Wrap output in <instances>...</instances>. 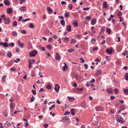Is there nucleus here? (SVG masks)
Here are the masks:
<instances>
[{
  "label": "nucleus",
  "instance_id": "obj_1",
  "mask_svg": "<svg viewBox=\"0 0 128 128\" xmlns=\"http://www.w3.org/2000/svg\"><path fill=\"white\" fill-rule=\"evenodd\" d=\"M116 119L118 122H120L121 123H123L125 122V120L123 119L122 118V117H120L119 118L118 116H116Z\"/></svg>",
  "mask_w": 128,
  "mask_h": 128
},
{
  "label": "nucleus",
  "instance_id": "obj_2",
  "mask_svg": "<svg viewBox=\"0 0 128 128\" xmlns=\"http://www.w3.org/2000/svg\"><path fill=\"white\" fill-rule=\"evenodd\" d=\"M37 52L36 50H34L30 52L29 54V56L30 57H34L37 54Z\"/></svg>",
  "mask_w": 128,
  "mask_h": 128
},
{
  "label": "nucleus",
  "instance_id": "obj_3",
  "mask_svg": "<svg viewBox=\"0 0 128 128\" xmlns=\"http://www.w3.org/2000/svg\"><path fill=\"white\" fill-rule=\"evenodd\" d=\"M95 109L96 111H102L103 110V108L100 106H98L95 108Z\"/></svg>",
  "mask_w": 128,
  "mask_h": 128
},
{
  "label": "nucleus",
  "instance_id": "obj_4",
  "mask_svg": "<svg viewBox=\"0 0 128 128\" xmlns=\"http://www.w3.org/2000/svg\"><path fill=\"white\" fill-rule=\"evenodd\" d=\"M63 119L66 121L67 123L66 124V125H68L70 124V120L66 116H65L63 117Z\"/></svg>",
  "mask_w": 128,
  "mask_h": 128
},
{
  "label": "nucleus",
  "instance_id": "obj_5",
  "mask_svg": "<svg viewBox=\"0 0 128 128\" xmlns=\"http://www.w3.org/2000/svg\"><path fill=\"white\" fill-rule=\"evenodd\" d=\"M60 88V86L58 84L55 85V87L54 88V90L57 92L59 91V90Z\"/></svg>",
  "mask_w": 128,
  "mask_h": 128
},
{
  "label": "nucleus",
  "instance_id": "obj_6",
  "mask_svg": "<svg viewBox=\"0 0 128 128\" xmlns=\"http://www.w3.org/2000/svg\"><path fill=\"white\" fill-rule=\"evenodd\" d=\"M12 11L13 10L11 8H8L7 9L6 12L8 14H11Z\"/></svg>",
  "mask_w": 128,
  "mask_h": 128
},
{
  "label": "nucleus",
  "instance_id": "obj_7",
  "mask_svg": "<svg viewBox=\"0 0 128 128\" xmlns=\"http://www.w3.org/2000/svg\"><path fill=\"white\" fill-rule=\"evenodd\" d=\"M29 64H34L35 62V60L34 59H28V60Z\"/></svg>",
  "mask_w": 128,
  "mask_h": 128
},
{
  "label": "nucleus",
  "instance_id": "obj_8",
  "mask_svg": "<svg viewBox=\"0 0 128 128\" xmlns=\"http://www.w3.org/2000/svg\"><path fill=\"white\" fill-rule=\"evenodd\" d=\"M10 108L11 110H12L15 106V104L13 102H12L10 103Z\"/></svg>",
  "mask_w": 128,
  "mask_h": 128
},
{
  "label": "nucleus",
  "instance_id": "obj_9",
  "mask_svg": "<svg viewBox=\"0 0 128 128\" xmlns=\"http://www.w3.org/2000/svg\"><path fill=\"white\" fill-rule=\"evenodd\" d=\"M4 2L6 6H9L10 5V2L8 0H4Z\"/></svg>",
  "mask_w": 128,
  "mask_h": 128
},
{
  "label": "nucleus",
  "instance_id": "obj_10",
  "mask_svg": "<svg viewBox=\"0 0 128 128\" xmlns=\"http://www.w3.org/2000/svg\"><path fill=\"white\" fill-rule=\"evenodd\" d=\"M60 58L61 57L58 53H56L55 57L56 59L57 60H60Z\"/></svg>",
  "mask_w": 128,
  "mask_h": 128
},
{
  "label": "nucleus",
  "instance_id": "obj_11",
  "mask_svg": "<svg viewBox=\"0 0 128 128\" xmlns=\"http://www.w3.org/2000/svg\"><path fill=\"white\" fill-rule=\"evenodd\" d=\"M101 74V72L100 70H97L95 74V76H98L100 74Z\"/></svg>",
  "mask_w": 128,
  "mask_h": 128
},
{
  "label": "nucleus",
  "instance_id": "obj_12",
  "mask_svg": "<svg viewBox=\"0 0 128 128\" xmlns=\"http://www.w3.org/2000/svg\"><path fill=\"white\" fill-rule=\"evenodd\" d=\"M10 20L8 18H6V20L4 21V23L6 24H8L10 22Z\"/></svg>",
  "mask_w": 128,
  "mask_h": 128
},
{
  "label": "nucleus",
  "instance_id": "obj_13",
  "mask_svg": "<svg viewBox=\"0 0 128 128\" xmlns=\"http://www.w3.org/2000/svg\"><path fill=\"white\" fill-rule=\"evenodd\" d=\"M47 10L48 11V12L50 14H51L52 13L53 10L50 9L49 7H47Z\"/></svg>",
  "mask_w": 128,
  "mask_h": 128
},
{
  "label": "nucleus",
  "instance_id": "obj_14",
  "mask_svg": "<svg viewBox=\"0 0 128 128\" xmlns=\"http://www.w3.org/2000/svg\"><path fill=\"white\" fill-rule=\"evenodd\" d=\"M66 30L67 31L70 32L71 31V26L70 25H68L66 26Z\"/></svg>",
  "mask_w": 128,
  "mask_h": 128
},
{
  "label": "nucleus",
  "instance_id": "obj_15",
  "mask_svg": "<svg viewBox=\"0 0 128 128\" xmlns=\"http://www.w3.org/2000/svg\"><path fill=\"white\" fill-rule=\"evenodd\" d=\"M102 6L104 8H106L108 6L106 2H104Z\"/></svg>",
  "mask_w": 128,
  "mask_h": 128
},
{
  "label": "nucleus",
  "instance_id": "obj_16",
  "mask_svg": "<svg viewBox=\"0 0 128 128\" xmlns=\"http://www.w3.org/2000/svg\"><path fill=\"white\" fill-rule=\"evenodd\" d=\"M112 89H109L108 88L106 90V92L108 94H110V93L112 94Z\"/></svg>",
  "mask_w": 128,
  "mask_h": 128
},
{
  "label": "nucleus",
  "instance_id": "obj_17",
  "mask_svg": "<svg viewBox=\"0 0 128 128\" xmlns=\"http://www.w3.org/2000/svg\"><path fill=\"white\" fill-rule=\"evenodd\" d=\"M76 112L75 110L74 109H72L70 110V112L73 115H75Z\"/></svg>",
  "mask_w": 128,
  "mask_h": 128
},
{
  "label": "nucleus",
  "instance_id": "obj_18",
  "mask_svg": "<svg viewBox=\"0 0 128 128\" xmlns=\"http://www.w3.org/2000/svg\"><path fill=\"white\" fill-rule=\"evenodd\" d=\"M106 52L108 53L109 54H111L112 53V50L109 48H107L106 49Z\"/></svg>",
  "mask_w": 128,
  "mask_h": 128
},
{
  "label": "nucleus",
  "instance_id": "obj_19",
  "mask_svg": "<svg viewBox=\"0 0 128 128\" xmlns=\"http://www.w3.org/2000/svg\"><path fill=\"white\" fill-rule=\"evenodd\" d=\"M96 20L95 18H93L91 21V24L92 25H94L96 23Z\"/></svg>",
  "mask_w": 128,
  "mask_h": 128
},
{
  "label": "nucleus",
  "instance_id": "obj_20",
  "mask_svg": "<svg viewBox=\"0 0 128 128\" xmlns=\"http://www.w3.org/2000/svg\"><path fill=\"white\" fill-rule=\"evenodd\" d=\"M64 64H65V65L63 67V70L64 71H65L68 69V67L65 63H64Z\"/></svg>",
  "mask_w": 128,
  "mask_h": 128
},
{
  "label": "nucleus",
  "instance_id": "obj_21",
  "mask_svg": "<svg viewBox=\"0 0 128 128\" xmlns=\"http://www.w3.org/2000/svg\"><path fill=\"white\" fill-rule=\"evenodd\" d=\"M46 88L48 90H50L51 88V86L50 84H47L46 86Z\"/></svg>",
  "mask_w": 128,
  "mask_h": 128
},
{
  "label": "nucleus",
  "instance_id": "obj_22",
  "mask_svg": "<svg viewBox=\"0 0 128 128\" xmlns=\"http://www.w3.org/2000/svg\"><path fill=\"white\" fill-rule=\"evenodd\" d=\"M26 9V8L25 6H23L20 8V10L23 11Z\"/></svg>",
  "mask_w": 128,
  "mask_h": 128
},
{
  "label": "nucleus",
  "instance_id": "obj_23",
  "mask_svg": "<svg viewBox=\"0 0 128 128\" xmlns=\"http://www.w3.org/2000/svg\"><path fill=\"white\" fill-rule=\"evenodd\" d=\"M75 78L78 81H79L80 80V76L78 75H76L75 76Z\"/></svg>",
  "mask_w": 128,
  "mask_h": 128
},
{
  "label": "nucleus",
  "instance_id": "obj_24",
  "mask_svg": "<svg viewBox=\"0 0 128 128\" xmlns=\"http://www.w3.org/2000/svg\"><path fill=\"white\" fill-rule=\"evenodd\" d=\"M6 56L9 57H10L12 56L11 52L10 51L8 52L6 54Z\"/></svg>",
  "mask_w": 128,
  "mask_h": 128
},
{
  "label": "nucleus",
  "instance_id": "obj_25",
  "mask_svg": "<svg viewBox=\"0 0 128 128\" xmlns=\"http://www.w3.org/2000/svg\"><path fill=\"white\" fill-rule=\"evenodd\" d=\"M68 98L70 102H72L74 100V98H73V97H71L70 96H68Z\"/></svg>",
  "mask_w": 128,
  "mask_h": 128
},
{
  "label": "nucleus",
  "instance_id": "obj_26",
  "mask_svg": "<svg viewBox=\"0 0 128 128\" xmlns=\"http://www.w3.org/2000/svg\"><path fill=\"white\" fill-rule=\"evenodd\" d=\"M91 29L92 30V32L93 33H94L96 32L94 27V26H92L91 28Z\"/></svg>",
  "mask_w": 128,
  "mask_h": 128
},
{
  "label": "nucleus",
  "instance_id": "obj_27",
  "mask_svg": "<svg viewBox=\"0 0 128 128\" xmlns=\"http://www.w3.org/2000/svg\"><path fill=\"white\" fill-rule=\"evenodd\" d=\"M72 7L73 5L71 4H69L68 6V8L70 9V10H72Z\"/></svg>",
  "mask_w": 128,
  "mask_h": 128
},
{
  "label": "nucleus",
  "instance_id": "obj_28",
  "mask_svg": "<svg viewBox=\"0 0 128 128\" xmlns=\"http://www.w3.org/2000/svg\"><path fill=\"white\" fill-rule=\"evenodd\" d=\"M69 40V37H66L64 38L63 39V40L64 42L65 41H68Z\"/></svg>",
  "mask_w": 128,
  "mask_h": 128
},
{
  "label": "nucleus",
  "instance_id": "obj_29",
  "mask_svg": "<svg viewBox=\"0 0 128 128\" xmlns=\"http://www.w3.org/2000/svg\"><path fill=\"white\" fill-rule=\"evenodd\" d=\"M4 44H3V46L6 48H7L9 46V44H8L6 42H5Z\"/></svg>",
  "mask_w": 128,
  "mask_h": 128
},
{
  "label": "nucleus",
  "instance_id": "obj_30",
  "mask_svg": "<svg viewBox=\"0 0 128 128\" xmlns=\"http://www.w3.org/2000/svg\"><path fill=\"white\" fill-rule=\"evenodd\" d=\"M6 76L4 75L2 77V82L3 83L5 81V79Z\"/></svg>",
  "mask_w": 128,
  "mask_h": 128
},
{
  "label": "nucleus",
  "instance_id": "obj_31",
  "mask_svg": "<svg viewBox=\"0 0 128 128\" xmlns=\"http://www.w3.org/2000/svg\"><path fill=\"white\" fill-rule=\"evenodd\" d=\"M60 23L62 26H64L65 24V22L64 20H62L60 21Z\"/></svg>",
  "mask_w": 128,
  "mask_h": 128
},
{
  "label": "nucleus",
  "instance_id": "obj_32",
  "mask_svg": "<svg viewBox=\"0 0 128 128\" xmlns=\"http://www.w3.org/2000/svg\"><path fill=\"white\" fill-rule=\"evenodd\" d=\"M29 28L33 29L34 28V26L32 23H30L29 24Z\"/></svg>",
  "mask_w": 128,
  "mask_h": 128
},
{
  "label": "nucleus",
  "instance_id": "obj_33",
  "mask_svg": "<svg viewBox=\"0 0 128 128\" xmlns=\"http://www.w3.org/2000/svg\"><path fill=\"white\" fill-rule=\"evenodd\" d=\"M125 78L126 80H128V73H126L125 75Z\"/></svg>",
  "mask_w": 128,
  "mask_h": 128
},
{
  "label": "nucleus",
  "instance_id": "obj_34",
  "mask_svg": "<svg viewBox=\"0 0 128 128\" xmlns=\"http://www.w3.org/2000/svg\"><path fill=\"white\" fill-rule=\"evenodd\" d=\"M124 89V93L126 94H128V89Z\"/></svg>",
  "mask_w": 128,
  "mask_h": 128
},
{
  "label": "nucleus",
  "instance_id": "obj_35",
  "mask_svg": "<svg viewBox=\"0 0 128 128\" xmlns=\"http://www.w3.org/2000/svg\"><path fill=\"white\" fill-rule=\"evenodd\" d=\"M12 34L13 36H17L18 34L16 32L14 31L12 32Z\"/></svg>",
  "mask_w": 128,
  "mask_h": 128
},
{
  "label": "nucleus",
  "instance_id": "obj_36",
  "mask_svg": "<svg viewBox=\"0 0 128 128\" xmlns=\"http://www.w3.org/2000/svg\"><path fill=\"white\" fill-rule=\"evenodd\" d=\"M106 32L109 34H110L111 32V30L109 28H107L106 30Z\"/></svg>",
  "mask_w": 128,
  "mask_h": 128
},
{
  "label": "nucleus",
  "instance_id": "obj_37",
  "mask_svg": "<svg viewBox=\"0 0 128 128\" xmlns=\"http://www.w3.org/2000/svg\"><path fill=\"white\" fill-rule=\"evenodd\" d=\"M17 23L16 21H14L12 23V25L14 26H17Z\"/></svg>",
  "mask_w": 128,
  "mask_h": 128
},
{
  "label": "nucleus",
  "instance_id": "obj_38",
  "mask_svg": "<svg viewBox=\"0 0 128 128\" xmlns=\"http://www.w3.org/2000/svg\"><path fill=\"white\" fill-rule=\"evenodd\" d=\"M35 97L32 96V97L30 98V101L31 102H32L34 101L35 100Z\"/></svg>",
  "mask_w": 128,
  "mask_h": 128
},
{
  "label": "nucleus",
  "instance_id": "obj_39",
  "mask_svg": "<svg viewBox=\"0 0 128 128\" xmlns=\"http://www.w3.org/2000/svg\"><path fill=\"white\" fill-rule=\"evenodd\" d=\"M69 15L68 12H66L64 14V16L66 18H68L69 16Z\"/></svg>",
  "mask_w": 128,
  "mask_h": 128
},
{
  "label": "nucleus",
  "instance_id": "obj_40",
  "mask_svg": "<svg viewBox=\"0 0 128 128\" xmlns=\"http://www.w3.org/2000/svg\"><path fill=\"white\" fill-rule=\"evenodd\" d=\"M76 42V41L75 40H74L73 39H72V40L70 41V43H75Z\"/></svg>",
  "mask_w": 128,
  "mask_h": 128
},
{
  "label": "nucleus",
  "instance_id": "obj_41",
  "mask_svg": "<svg viewBox=\"0 0 128 128\" xmlns=\"http://www.w3.org/2000/svg\"><path fill=\"white\" fill-rule=\"evenodd\" d=\"M52 38H50L48 41V42H49L52 43Z\"/></svg>",
  "mask_w": 128,
  "mask_h": 128
},
{
  "label": "nucleus",
  "instance_id": "obj_42",
  "mask_svg": "<svg viewBox=\"0 0 128 128\" xmlns=\"http://www.w3.org/2000/svg\"><path fill=\"white\" fill-rule=\"evenodd\" d=\"M105 27H102L100 29V31L102 32H104L105 30Z\"/></svg>",
  "mask_w": 128,
  "mask_h": 128
},
{
  "label": "nucleus",
  "instance_id": "obj_43",
  "mask_svg": "<svg viewBox=\"0 0 128 128\" xmlns=\"http://www.w3.org/2000/svg\"><path fill=\"white\" fill-rule=\"evenodd\" d=\"M46 47L49 49L50 50L52 48V47L50 45H48L46 46Z\"/></svg>",
  "mask_w": 128,
  "mask_h": 128
},
{
  "label": "nucleus",
  "instance_id": "obj_44",
  "mask_svg": "<svg viewBox=\"0 0 128 128\" xmlns=\"http://www.w3.org/2000/svg\"><path fill=\"white\" fill-rule=\"evenodd\" d=\"M20 32L22 33L25 34L26 33V31L25 30H22L20 31Z\"/></svg>",
  "mask_w": 128,
  "mask_h": 128
},
{
  "label": "nucleus",
  "instance_id": "obj_45",
  "mask_svg": "<svg viewBox=\"0 0 128 128\" xmlns=\"http://www.w3.org/2000/svg\"><path fill=\"white\" fill-rule=\"evenodd\" d=\"M10 70L12 71H14L15 72L16 71V68H10Z\"/></svg>",
  "mask_w": 128,
  "mask_h": 128
},
{
  "label": "nucleus",
  "instance_id": "obj_46",
  "mask_svg": "<svg viewBox=\"0 0 128 128\" xmlns=\"http://www.w3.org/2000/svg\"><path fill=\"white\" fill-rule=\"evenodd\" d=\"M30 20V18H26L25 19H24L22 20V22H26L28 20Z\"/></svg>",
  "mask_w": 128,
  "mask_h": 128
},
{
  "label": "nucleus",
  "instance_id": "obj_47",
  "mask_svg": "<svg viewBox=\"0 0 128 128\" xmlns=\"http://www.w3.org/2000/svg\"><path fill=\"white\" fill-rule=\"evenodd\" d=\"M20 51V48H19L17 47L16 48V52H19Z\"/></svg>",
  "mask_w": 128,
  "mask_h": 128
},
{
  "label": "nucleus",
  "instance_id": "obj_48",
  "mask_svg": "<svg viewBox=\"0 0 128 128\" xmlns=\"http://www.w3.org/2000/svg\"><path fill=\"white\" fill-rule=\"evenodd\" d=\"M72 24L74 26L76 27L77 26H78V23L77 22H74L72 23Z\"/></svg>",
  "mask_w": 128,
  "mask_h": 128
},
{
  "label": "nucleus",
  "instance_id": "obj_49",
  "mask_svg": "<svg viewBox=\"0 0 128 128\" xmlns=\"http://www.w3.org/2000/svg\"><path fill=\"white\" fill-rule=\"evenodd\" d=\"M16 60H15L14 61L15 62L17 63L19 61H20V59L19 58H16Z\"/></svg>",
  "mask_w": 128,
  "mask_h": 128
},
{
  "label": "nucleus",
  "instance_id": "obj_50",
  "mask_svg": "<svg viewBox=\"0 0 128 128\" xmlns=\"http://www.w3.org/2000/svg\"><path fill=\"white\" fill-rule=\"evenodd\" d=\"M74 51V49H72L71 48L68 50V51L69 52H72Z\"/></svg>",
  "mask_w": 128,
  "mask_h": 128
},
{
  "label": "nucleus",
  "instance_id": "obj_51",
  "mask_svg": "<svg viewBox=\"0 0 128 128\" xmlns=\"http://www.w3.org/2000/svg\"><path fill=\"white\" fill-rule=\"evenodd\" d=\"M34 72L33 70L31 71V75L32 76H34Z\"/></svg>",
  "mask_w": 128,
  "mask_h": 128
},
{
  "label": "nucleus",
  "instance_id": "obj_52",
  "mask_svg": "<svg viewBox=\"0 0 128 128\" xmlns=\"http://www.w3.org/2000/svg\"><path fill=\"white\" fill-rule=\"evenodd\" d=\"M122 13L120 12H119L118 13L117 15L118 16H120L122 15Z\"/></svg>",
  "mask_w": 128,
  "mask_h": 128
},
{
  "label": "nucleus",
  "instance_id": "obj_53",
  "mask_svg": "<svg viewBox=\"0 0 128 128\" xmlns=\"http://www.w3.org/2000/svg\"><path fill=\"white\" fill-rule=\"evenodd\" d=\"M114 93L115 94H116L118 92V90L117 88H115L114 90Z\"/></svg>",
  "mask_w": 128,
  "mask_h": 128
},
{
  "label": "nucleus",
  "instance_id": "obj_54",
  "mask_svg": "<svg viewBox=\"0 0 128 128\" xmlns=\"http://www.w3.org/2000/svg\"><path fill=\"white\" fill-rule=\"evenodd\" d=\"M19 46L20 47L22 48L24 46V44L23 43H20V44L19 45Z\"/></svg>",
  "mask_w": 128,
  "mask_h": 128
},
{
  "label": "nucleus",
  "instance_id": "obj_55",
  "mask_svg": "<svg viewBox=\"0 0 128 128\" xmlns=\"http://www.w3.org/2000/svg\"><path fill=\"white\" fill-rule=\"evenodd\" d=\"M91 19V17L90 16H87L86 17V19L87 20H90Z\"/></svg>",
  "mask_w": 128,
  "mask_h": 128
},
{
  "label": "nucleus",
  "instance_id": "obj_56",
  "mask_svg": "<svg viewBox=\"0 0 128 128\" xmlns=\"http://www.w3.org/2000/svg\"><path fill=\"white\" fill-rule=\"evenodd\" d=\"M32 94H34L35 95L36 94V92L35 90H32Z\"/></svg>",
  "mask_w": 128,
  "mask_h": 128
},
{
  "label": "nucleus",
  "instance_id": "obj_57",
  "mask_svg": "<svg viewBox=\"0 0 128 128\" xmlns=\"http://www.w3.org/2000/svg\"><path fill=\"white\" fill-rule=\"evenodd\" d=\"M116 63L117 64L119 65H120L121 64V62L119 60H117L116 61Z\"/></svg>",
  "mask_w": 128,
  "mask_h": 128
},
{
  "label": "nucleus",
  "instance_id": "obj_58",
  "mask_svg": "<svg viewBox=\"0 0 128 128\" xmlns=\"http://www.w3.org/2000/svg\"><path fill=\"white\" fill-rule=\"evenodd\" d=\"M119 18L120 19V22H121L123 21L124 19H123V18H122V17H121V16H120L119 17Z\"/></svg>",
  "mask_w": 128,
  "mask_h": 128
},
{
  "label": "nucleus",
  "instance_id": "obj_59",
  "mask_svg": "<svg viewBox=\"0 0 128 128\" xmlns=\"http://www.w3.org/2000/svg\"><path fill=\"white\" fill-rule=\"evenodd\" d=\"M98 48L97 47H94L93 49V51H94L98 50Z\"/></svg>",
  "mask_w": 128,
  "mask_h": 128
},
{
  "label": "nucleus",
  "instance_id": "obj_60",
  "mask_svg": "<svg viewBox=\"0 0 128 128\" xmlns=\"http://www.w3.org/2000/svg\"><path fill=\"white\" fill-rule=\"evenodd\" d=\"M28 122L27 123H25L24 124L25 125H24V126L25 127H26L27 126H28Z\"/></svg>",
  "mask_w": 128,
  "mask_h": 128
},
{
  "label": "nucleus",
  "instance_id": "obj_61",
  "mask_svg": "<svg viewBox=\"0 0 128 128\" xmlns=\"http://www.w3.org/2000/svg\"><path fill=\"white\" fill-rule=\"evenodd\" d=\"M44 128H46L48 126V124H44Z\"/></svg>",
  "mask_w": 128,
  "mask_h": 128
},
{
  "label": "nucleus",
  "instance_id": "obj_62",
  "mask_svg": "<svg viewBox=\"0 0 128 128\" xmlns=\"http://www.w3.org/2000/svg\"><path fill=\"white\" fill-rule=\"evenodd\" d=\"M22 16H20L19 17V19L18 20V21H20L22 19Z\"/></svg>",
  "mask_w": 128,
  "mask_h": 128
},
{
  "label": "nucleus",
  "instance_id": "obj_63",
  "mask_svg": "<svg viewBox=\"0 0 128 128\" xmlns=\"http://www.w3.org/2000/svg\"><path fill=\"white\" fill-rule=\"evenodd\" d=\"M11 126V124L10 122H8L7 124V126H8V127H10V126Z\"/></svg>",
  "mask_w": 128,
  "mask_h": 128
},
{
  "label": "nucleus",
  "instance_id": "obj_64",
  "mask_svg": "<svg viewBox=\"0 0 128 128\" xmlns=\"http://www.w3.org/2000/svg\"><path fill=\"white\" fill-rule=\"evenodd\" d=\"M9 46H14V44L13 42H11L10 44H9Z\"/></svg>",
  "mask_w": 128,
  "mask_h": 128
}]
</instances>
